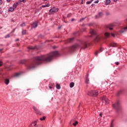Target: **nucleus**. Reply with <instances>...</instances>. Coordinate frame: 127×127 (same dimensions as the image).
Returning a JSON list of instances; mask_svg holds the SVG:
<instances>
[{
    "label": "nucleus",
    "mask_w": 127,
    "mask_h": 127,
    "mask_svg": "<svg viewBox=\"0 0 127 127\" xmlns=\"http://www.w3.org/2000/svg\"><path fill=\"white\" fill-rule=\"evenodd\" d=\"M38 25V22L37 21H36L34 22L33 24H32V28H36Z\"/></svg>",
    "instance_id": "10"
},
{
    "label": "nucleus",
    "mask_w": 127,
    "mask_h": 127,
    "mask_svg": "<svg viewBox=\"0 0 127 127\" xmlns=\"http://www.w3.org/2000/svg\"><path fill=\"white\" fill-rule=\"evenodd\" d=\"M86 77H87V78H88V77H89V74H87V75H86Z\"/></svg>",
    "instance_id": "48"
},
{
    "label": "nucleus",
    "mask_w": 127,
    "mask_h": 127,
    "mask_svg": "<svg viewBox=\"0 0 127 127\" xmlns=\"http://www.w3.org/2000/svg\"><path fill=\"white\" fill-rule=\"evenodd\" d=\"M19 75H20V73H16L15 74V77H19Z\"/></svg>",
    "instance_id": "34"
},
{
    "label": "nucleus",
    "mask_w": 127,
    "mask_h": 127,
    "mask_svg": "<svg viewBox=\"0 0 127 127\" xmlns=\"http://www.w3.org/2000/svg\"><path fill=\"white\" fill-rule=\"evenodd\" d=\"M101 93V91L99 90H97L95 91H91L88 93V96H92L93 97H97Z\"/></svg>",
    "instance_id": "2"
},
{
    "label": "nucleus",
    "mask_w": 127,
    "mask_h": 127,
    "mask_svg": "<svg viewBox=\"0 0 127 127\" xmlns=\"http://www.w3.org/2000/svg\"><path fill=\"white\" fill-rule=\"evenodd\" d=\"M88 37H92V35L88 36Z\"/></svg>",
    "instance_id": "51"
},
{
    "label": "nucleus",
    "mask_w": 127,
    "mask_h": 127,
    "mask_svg": "<svg viewBox=\"0 0 127 127\" xmlns=\"http://www.w3.org/2000/svg\"><path fill=\"white\" fill-rule=\"evenodd\" d=\"M93 0H90V1L92 2V1H93Z\"/></svg>",
    "instance_id": "57"
},
{
    "label": "nucleus",
    "mask_w": 127,
    "mask_h": 127,
    "mask_svg": "<svg viewBox=\"0 0 127 127\" xmlns=\"http://www.w3.org/2000/svg\"><path fill=\"white\" fill-rule=\"evenodd\" d=\"M113 122H114V120H113V121H112V122H111V126H110V127H114V124H113Z\"/></svg>",
    "instance_id": "35"
},
{
    "label": "nucleus",
    "mask_w": 127,
    "mask_h": 127,
    "mask_svg": "<svg viewBox=\"0 0 127 127\" xmlns=\"http://www.w3.org/2000/svg\"><path fill=\"white\" fill-rule=\"evenodd\" d=\"M28 49H30L31 50H33L34 49H35V48L32 47V46H30L28 47Z\"/></svg>",
    "instance_id": "27"
},
{
    "label": "nucleus",
    "mask_w": 127,
    "mask_h": 127,
    "mask_svg": "<svg viewBox=\"0 0 127 127\" xmlns=\"http://www.w3.org/2000/svg\"><path fill=\"white\" fill-rule=\"evenodd\" d=\"M115 64H116V65H119V62H116Z\"/></svg>",
    "instance_id": "46"
},
{
    "label": "nucleus",
    "mask_w": 127,
    "mask_h": 127,
    "mask_svg": "<svg viewBox=\"0 0 127 127\" xmlns=\"http://www.w3.org/2000/svg\"><path fill=\"white\" fill-rule=\"evenodd\" d=\"M25 26V23H23L22 24L20 25V26H21L22 27H23Z\"/></svg>",
    "instance_id": "38"
},
{
    "label": "nucleus",
    "mask_w": 127,
    "mask_h": 127,
    "mask_svg": "<svg viewBox=\"0 0 127 127\" xmlns=\"http://www.w3.org/2000/svg\"><path fill=\"white\" fill-rule=\"evenodd\" d=\"M111 35L113 36V37H115V34L111 33Z\"/></svg>",
    "instance_id": "43"
},
{
    "label": "nucleus",
    "mask_w": 127,
    "mask_h": 127,
    "mask_svg": "<svg viewBox=\"0 0 127 127\" xmlns=\"http://www.w3.org/2000/svg\"><path fill=\"white\" fill-rule=\"evenodd\" d=\"M0 75H1V73H0Z\"/></svg>",
    "instance_id": "59"
},
{
    "label": "nucleus",
    "mask_w": 127,
    "mask_h": 127,
    "mask_svg": "<svg viewBox=\"0 0 127 127\" xmlns=\"http://www.w3.org/2000/svg\"><path fill=\"white\" fill-rule=\"evenodd\" d=\"M4 83L6 85H8V84H9V79L6 78L4 80Z\"/></svg>",
    "instance_id": "16"
},
{
    "label": "nucleus",
    "mask_w": 127,
    "mask_h": 127,
    "mask_svg": "<svg viewBox=\"0 0 127 127\" xmlns=\"http://www.w3.org/2000/svg\"><path fill=\"white\" fill-rule=\"evenodd\" d=\"M50 4H49V3H48L46 5H42V7H48L50 6Z\"/></svg>",
    "instance_id": "28"
},
{
    "label": "nucleus",
    "mask_w": 127,
    "mask_h": 127,
    "mask_svg": "<svg viewBox=\"0 0 127 127\" xmlns=\"http://www.w3.org/2000/svg\"><path fill=\"white\" fill-rule=\"evenodd\" d=\"M20 0V1H21V2L24 1V0Z\"/></svg>",
    "instance_id": "47"
},
{
    "label": "nucleus",
    "mask_w": 127,
    "mask_h": 127,
    "mask_svg": "<svg viewBox=\"0 0 127 127\" xmlns=\"http://www.w3.org/2000/svg\"><path fill=\"white\" fill-rule=\"evenodd\" d=\"M94 5H95V4H92V6H94Z\"/></svg>",
    "instance_id": "52"
},
{
    "label": "nucleus",
    "mask_w": 127,
    "mask_h": 127,
    "mask_svg": "<svg viewBox=\"0 0 127 127\" xmlns=\"http://www.w3.org/2000/svg\"><path fill=\"white\" fill-rule=\"evenodd\" d=\"M0 4H2V0H0Z\"/></svg>",
    "instance_id": "42"
},
{
    "label": "nucleus",
    "mask_w": 127,
    "mask_h": 127,
    "mask_svg": "<svg viewBox=\"0 0 127 127\" xmlns=\"http://www.w3.org/2000/svg\"><path fill=\"white\" fill-rule=\"evenodd\" d=\"M49 87L50 89H53V87H54V83H50L49 84Z\"/></svg>",
    "instance_id": "18"
},
{
    "label": "nucleus",
    "mask_w": 127,
    "mask_h": 127,
    "mask_svg": "<svg viewBox=\"0 0 127 127\" xmlns=\"http://www.w3.org/2000/svg\"><path fill=\"white\" fill-rule=\"evenodd\" d=\"M104 15V14H103V12H100L98 13V15L95 16V18H100L102 17Z\"/></svg>",
    "instance_id": "11"
},
{
    "label": "nucleus",
    "mask_w": 127,
    "mask_h": 127,
    "mask_svg": "<svg viewBox=\"0 0 127 127\" xmlns=\"http://www.w3.org/2000/svg\"><path fill=\"white\" fill-rule=\"evenodd\" d=\"M18 4V3H14V4L13 5V8H16V6H17Z\"/></svg>",
    "instance_id": "25"
},
{
    "label": "nucleus",
    "mask_w": 127,
    "mask_h": 127,
    "mask_svg": "<svg viewBox=\"0 0 127 127\" xmlns=\"http://www.w3.org/2000/svg\"><path fill=\"white\" fill-rule=\"evenodd\" d=\"M9 11H13L14 10V8L13 7H9L8 9Z\"/></svg>",
    "instance_id": "26"
},
{
    "label": "nucleus",
    "mask_w": 127,
    "mask_h": 127,
    "mask_svg": "<svg viewBox=\"0 0 127 127\" xmlns=\"http://www.w3.org/2000/svg\"><path fill=\"white\" fill-rule=\"evenodd\" d=\"M102 101L103 103H105V104H109V99H108V97L106 96H103L102 98Z\"/></svg>",
    "instance_id": "8"
},
{
    "label": "nucleus",
    "mask_w": 127,
    "mask_h": 127,
    "mask_svg": "<svg viewBox=\"0 0 127 127\" xmlns=\"http://www.w3.org/2000/svg\"><path fill=\"white\" fill-rule=\"evenodd\" d=\"M104 36L105 38H109L111 36V34L109 32H106L104 34Z\"/></svg>",
    "instance_id": "13"
},
{
    "label": "nucleus",
    "mask_w": 127,
    "mask_h": 127,
    "mask_svg": "<svg viewBox=\"0 0 127 127\" xmlns=\"http://www.w3.org/2000/svg\"><path fill=\"white\" fill-rule=\"evenodd\" d=\"M59 55V53L57 51L52 52L47 55H43L40 57H37L34 58V61L32 63L29 64L27 66L28 70H32L34 69L36 65H39L43 63V62H50L53 58L57 57Z\"/></svg>",
    "instance_id": "1"
},
{
    "label": "nucleus",
    "mask_w": 127,
    "mask_h": 127,
    "mask_svg": "<svg viewBox=\"0 0 127 127\" xmlns=\"http://www.w3.org/2000/svg\"><path fill=\"white\" fill-rule=\"evenodd\" d=\"M75 85V83L74 82H71L69 84V86H70V88H73V87H74V85Z\"/></svg>",
    "instance_id": "23"
},
{
    "label": "nucleus",
    "mask_w": 127,
    "mask_h": 127,
    "mask_svg": "<svg viewBox=\"0 0 127 127\" xmlns=\"http://www.w3.org/2000/svg\"><path fill=\"white\" fill-rule=\"evenodd\" d=\"M56 88L58 89V90H60L61 89V87L60 86V85L58 83L56 84Z\"/></svg>",
    "instance_id": "24"
},
{
    "label": "nucleus",
    "mask_w": 127,
    "mask_h": 127,
    "mask_svg": "<svg viewBox=\"0 0 127 127\" xmlns=\"http://www.w3.org/2000/svg\"><path fill=\"white\" fill-rule=\"evenodd\" d=\"M45 119H46V117L44 116V117H43V118H41L40 119V121H44V120H45Z\"/></svg>",
    "instance_id": "32"
},
{
    "label": "nucleus",
    "mask_w": 127,
    "mask_h": 127,
    "mask_svg": "<svg viewBox=\"0 0 127 127\" xmlns=\"http://www.w3.org/2000/svg\"><path fill=\"white\" fill-rule=\"evenodd\" d=\"M122 94H123V90H119L117 94V96L119 97V96H121Z\"/></svg>",
    "instance_id": "17"
},
{
    "label": "nucleus",
    "mask_w": 127,
    "mask_h": 127,
    "mask_svg": "<svg viewBox=\"0 0 127 127\" xmlns=\"http://www.w3.org/2000/svg\"><path fill=\"white\" fill-rule=\"evenodd\" d=\"M19 40V39H17L16 40V41H18Z\"/></svg>",
    "instance_id": "56"
},
{
    "label": "nucleus",
    "mask_w": 127,
    "mask_h": 127,
    "mask_svg": "<svg viewBox=\"0 0 127 127\" xmlns=\"http://www.w3.org/2000/svg\"><path fill=\"white\" fill-rule=\"evenodd\" d=\"M100 52H102V51H103V50H102V49H100L99 50V51H96L95 53V54L96 56H97V55H98V54H99V53H100Z\"/></svg>",
    "instance_id": "19"
},
{
    "label": "nucleus",
    "mask_w": 127,
    "mask_h": 127,
    "mask_svg": "<svg viewBox=\"0 0 127 127\" xmlns=\"http://www.w3.org/2000/svg\"><path fill=\"white\" fill-rule=\"evenodd\" d=\"M111 46H112V47H117V44L115 43H112L111 44Z\"/></svg>",
    "instance_id": "22"
},
{
    "label": "nucleus",
    "mask_w": 127,
    "mask_h": 127,
    "mask_svg": "<svg viewBox=\"0 0 127 127\" xmlns=\"http://www.w3.org/2000/svg\"><path fill=\"white\" fill-rule=\"evenodd\" d=\"M20 63L21 64H24V63H25V61H21Z\"/></svg>",
    "instance_id": "36"
},
{
    "label": "nucleus",
    "mask_w": 127,
    "mask_h": 127,
    "mask_svg": "<svg viewBox=\"0 0 127 127\" xmlns=\"http://www.w3.org/2000/svg\"><path fill=\"white\" fill-rule=\"evenodd\" d=\"M2 51V49H0V52H1Z\"/></svg>",
    "instance_id": "50"
},
{
    "label": "nucleus",
    "mask_w": 127,
    "mask_h": 127,
    "mask_svg": "<svg viewBox=\"0 0 127 127\" xmlns=\"http://www.w3.org/2000/svg\"><path fill=\"white\" fill-rule=\"evenodd\" d=\"M114 1H118V0H114Z\"/></svg>",
    "instance_id": "54"
},
{
    "label": "nucleus",
    "mask_w": 127,
    "mask_h": 127,
    "mask_svg": "<svg viewBox=\"0 0 127 127\" xmlns=\"http://www.w3.org/2000/svg\"><path fill=\"white\" fill-rule=\"evenodd\" d=\"M7 1H10V0H6Z\"/></svg>",
    "instance_id": "53"
},
{
    "label": "nucleus",
    "mask_w": 127,
    "mask_h": 127,
    "mask_svg": "<svg viewBox=\"0 0 127 127\" xmlns=\"http://www.w3.org/2000/svg\"><path fill=\"white\" fill-rule=\"evenodd\" d=\"M110 3H111V0H105V5H108L110 4Z\"/></svg>",
    "instance_id": "15"
},
{
    "label": "nucleus",
    "mask_w": 127,
    "mask_h": 127,
    "mask_svg": "<svg viewBox=\"0 0 127 127\" xmlns=\"http://www.w3.org/2000/svg\"><path fill=\"white\" fill-rule=\"evenodd\" d=\"M33 125H34V127H43V125H39V126H37L36 125H37V122L35 121L33 123Z\"/></svg>",
    "instance_id": "14"
},
{
    "label": "nucleus",
    "mask_w": 127,
    "mask_h": 127,
    "mask_svg": "<svg viewBox=\"0 0 127 127\" xmlns=\"http://www.w3.org/2000/svg\"><path fill=\"white\" fill-rule=\"evenodd\" d=\"M67 17H70V16H69V15H67Z\"/></svg>",
    "instance_id": "55"
},
{
    "label": "nucleus",
    "mask_w": 127,
    "mask_h": 127,
    "mask_svg": "<svg viewBox=\"0 0 127 127\" xmlns=\"http://www.w3.org/2000/svg\"><path fill=\"white\" fill-rule=\"evenodd\" d=\"M33 109L36 112L37 115H41V112L37 109V108L35 107V106H33Z\"/></svg>",
    "instance_id": "9"
},
{
    "label": "nucleus",
    "mask_w": 127,
    "mask_h": 127,
    "mask_svg": "<svg viewBox=\"0 0 127 127\" xmlns=\"http://www.w3.org/2000/svg\"><path fill=\"white\" fill-rule=\"evenodd\" d=\"M10 36H9V35L8 34L5 37V38H9Z\"/></svg>",
    "instance_id": "39"
},
{
    "label": "nucleus",
    "mask_w": 127,
    "mask_h": 127,
    "mask_svg": "<svg viewBox=\"0 0 127 127\" xmlns=\"http://www.w3.org/2000/svg\"><path fill=\"white\" fill-rule=\"evenodd\" d=\"M80 46L81 48H83V49H85V48H87V41H83V42H82Z\"/></svg>",
    "instance_id": "6"
},
{
    "label": "nucleus",
    "mask_w": 127,
    "mask_h": 127,
    "mask_svg": "<svg viewBox=\"0 0 127 127\" xmlns=\"http://www.w3.org/2000/svg\"><path fill=\"white\" fill-rule=\"evenodd\" d=\"M85 83L86 84H89V83H90V80H89V78L88 77H86V78Z\"/></svg>",
    "instance_id": "20"
},
{
    "label": "nucleus",
    "mask_w": 127,
    "mask_h": 127,
    "mask_svg": "<svg viewBox=\"0 0 127 127\" xmlns=\"http://www.w3.org/2000/svg\"><path fill=\"white\" fill-rule=\"evenodd\" d=\"M58 11V8L53 7L49 10V14H52V13H54L55 12H57Z\"/></svg>",
    "instance_id": "5"
},
{
    "label": "nucleus",
    "mask_w": 127,
    "mask_h": 127,
    "mask_svg": "<svg viewBox=\"0 0 127 127\" xmlns=\"http://www.w3.org/2000/svg\"><path fill=\"white\" fill-rule=\"evenodd\" d=\"M26 34V30H23L22 32V35H24V34Z\"/></svg>",
    "instance_id": "29"
},
{
    "label": "nucleus",
    "mask_w": 127,
    "mask_h": 127,
    "mask_svg": "<svg viewBox=\"0 0 127 127\" xmlns=\"http://www.w3.org/2000/svg\"><path fill=\"white\" fill-rule=\"evenodd\" d=\"M79 47H80V45L76 44L75 45L72 46L70 47L69 48V50H70V51H74L75 49H76V48H79Z\"/></svg>",
    "instance_id": "4"
},
{
    "label": "nucleus",
    "mask_w": 127,
    "mask_h": 127,
    "mask_svg": "<svg viewBox=\"0 0 127 127\" xmlns=\"http://www.w3.org/2000/svg\"><path fill=\"white\" fill-rule=\"evenodd\" d=\"M46 0H45V1H46Z\"/></svg>",
    "instance_id": "58"
},
{
    "label": "nucleus",
    "mask_w": 127,
    "mask_h": 127,
    "mask_svg": "<svg viewBox=\"0 0 127 127\" xmlns=\"http://www.w3.org/2000/svg\"><path fill=\"white\" fill-rule=\"evenodd\" d=\"M87 4H90V3H92V1L90 0L86 2Z\"/></svg>",
    "instance_id": "37"
},
{
    "label": "nucleus",
    "mask_w": 127,
    "mask_h": 127,
    "mask_svg": "<svg viewBox=\"0 0 127 127\" xmlns=\"http://www.w3.org/2000/svg\"><path fill=\"white\" fill-rule=\"evenodd\" d=\"M102 39V36L101 35H97L94 40V42H99Z\"/></svg>",
    "instance_id": "7"
},
{
    "label": "nucleus",
    "mask_w": 127,
    "mask_h": 127,
    "mask_svg": "<svg viewBox=\"0 0 127 127\" xmlns=\"http://www.w3.org/2000/svg\"><path fill=\"white\" fill-rule=\"evenodd\" d=\"M77 124H78V122L76 121L74 123H73V126H74V127H76Z\"/></svg>",
    "instance_id": "30"
},
{
    "label": "nucleus",
    "mask_w": 127,
    "mask_h": 127,
    "mask_svg": "<svg viewBox=\"0 0 127 127\" xmlns=\"http://www.w3.org/2000/svg\"><path fill=\"white\" fill-rule=\"evenodd\" d=\"M2 65V63L1 62H0V66Z\"/></svg>",
    "instance_id": "44"
},
{
    "label": "nucleus",
    "mask_w": 127,
    "mask_h": 127,
    "mask_svg": "<svg viewBox=\"0 0 127 127\" xmlns=\"http://www.w3.org/2000/svg\"><path fill=\"white\" fill-rule=\"evenodd\" d=\"M112 107L115 109L117 113H119V112H120V111H121L122 109L121 106H120V102L119 101H117L115 104H112Z\"/></svg>",
    "instance_id": "3"
},
{
    "label": "nucleus",
    "mask_w": 127,
    "mask_h": 127,
    "mask_svg": "<svg viewBox=\"0 0 127 127\" xmlns=\"http://www.w3.org/2000/svg\"><path fill=\"white\" fill-rule=\"evenodd\" d=\"M93 25H94V23H90L89 24H88V26L91 27V26H93Z\"/></svg>",
    "instance_id": "33"
},
{
    "label": "nucleus",
    "mask_w": 127,
    "mask_h": 127,
    "mask_svg": "<svg viewBox=\"0 0 127 127\" xmlns=\"http://www.w3.org/2000/svg\"><path fill=\"white\" fill-rule=\"evenodd\" d=\"M89 33L91 34V35H96V32L92 29H90Z\"/></svg>",
    "instance_id": "12"
},
{
    "label": "nucleus",
    "mask_w": 127,
    "mask_h": 127,
    "mask_svg": "<svg viewBox=\"0 0 127 127\" xmlns=\"http://www.w3.org/2000/svg\"><path fill=\"white\" fill-rule=\"evenodd\" d=\"M84 19H85V18H81V19H80V21L81 22H82V21H83Z\"/></svg>",
    "instance_id": "40"
},
{
    "label": "nucleus",
    "mask_w": 127,
    "mask_h": 127,
    "mask_svg": "<svg viewBox=\"0 0 127 127\" xmlns=\"http://www.w3.org/2000/svg\"><path fill=\"white\" fill-rule=\"evenodd\" d=\"M94 3H99V0H97L94 2Z\"/></svg>",
    "instance_id": "41"
},
{
    "label": "nucleus",
    "mask_w": 127,
    "mask_h": 127,
    "mask_svg": "<svg viewBox=\"0 0 127 127\" xmlns=\"http://www.w3.org/2000/svg\"><path fill=\"white\" fill-rule=\"evenodd\" d=\"M73 40H74V38H70L68 40V42H72V41H73Z\"/></svg>",
    "instance_id": "31"
},
{
    "label": "nucleus",
    "mask_w": 127,
    "mask_h": 127,
    "mask_svg": "<svg viewBox=\"0 0 127 127\" xmlns=\"http://www.w3.org/2000/svg\"><path fill=\"white\" fill-rule=\"evenodd\" d=\"M103 115V113H100L99 114L100 117H102V115Z\"/></svg>",
    "instance_id": "45"
},
{
    "label": "nucleus",
    "mask_w": 127,
    "mask_h": 127,
    "mask_svg": "<svg viewBox=\"0 0 127 127\" xmlns=\"http://www.w3.org/2000/svg\"><path fill=\"white\" fill-rule=\"evenodd\" d=\"M108 28L110 29V30H113V25H109L107 26Z\"/></svg>",
    "instance_id": "21"
},
{
    "label": "nucleus",
    "mask_w": 127,
    "mask_h": 127,
    "mask_svg": "<svg viewBox=\"0 0 127 127\" xmlns=\"http://www.w3.org/2000/svg\"><path fill=\"white\" fill-rule=\"evenodd\" d=\"M74 18H72V19H71V21H74Z\"/></svg>",
    "instance_id": "49"
}]
</instances>
